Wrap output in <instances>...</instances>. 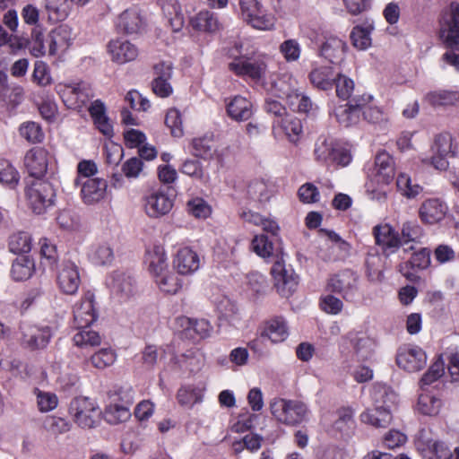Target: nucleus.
I'll list each match as a JSON object with an SVG mask.
<instances>
[{
	"mask_svg": "<svg viewBox=\"0 0 459 459\" xmlns=\"http://www.w3.org/2000/svg\"><path fill=\"white\" fill-rule=\"evenodd\" d=\"M253 250L261 257L271 259L273 266L271 273L274 280V287L281 296L288 298L297 289L299 278L291 268L287 269L284 263V253L281 243L275 247L265 235L255 236L252 240Z\"/></svg>",
	"mask_w": 459,
	"mask_h": 459,
	"instance_id": "1",
	"label": "nucleus"
},
{
	"mask_svg": "<svg viewBox=\"0 0 459 459\" xmlns=\"http://www.w3.org/2000/svg\"><path fill=\"white\" fill-rule=\"evenodd\" d=\"M270 410L277 421L287 426H298L307 419L309 412L305 403L284 398L273 399Z\"/></svg>",
	"mask_w": 459,
	"mask_h": 459,
	"instance_id": "2",
	"label": "nucleus"
},
{
	"mask_svg": "<svg viewBox=\"0 0 459 459\" xmlns=\"http://www.w3.org/2000/svg\"><path fill=\"white\" fill-rule=\"evenodd\" d=\"M228 66L236 75L248 78L255 82L265 79L268 68L267 58L264 56H237L229 63Z\"/></svg>",
	"mask_w": 459,
	"mask_h": 459,
	"instance_id": "3",
	"label": "nucleus"
},
{
	"mask_svg": "<svg viewBox=\"0 0 459 459\" xmlns=\"http://www.w3.org/2000/svg\"><path fill=\"white\" fill-rule=\"evenodd\" d=\"M25 195L33 212L42 214L54 204L56 192L51 183L47 180H33L28 183Z\"/></svg>",
	"mask_w": 459,
	"mask_h": 459,
	"instance_id": "4",
	"label": "nucleus"
},
{
	"mask_svg": "<svg viewBox=\"0 0 459 459\" xmlns=\"http://www.w3.org/2000/svg\"><path fill=\"white\" fill-rule=\"evenodd\" d=\"M315 160L322 164L346 166L351 162V154L336 145L333 139L321 135L317 138L314 149Z\"/></svg>",
	"mask_w": 459,
	"mask_h": 459,
	"instance_id": "5",
	"label": "nucleus"
},
{
	"mask_svg": "<svg viewBox=\"0 0 459 459\" xmlns=\"http://www.w3.org/2000/svg\"><path fill=\"white\" fill-rule=\"evenodd\" d=\"M239 6L243 20L253 28L261 30L273 29L274 16L267 13L257 0H239Z\"/></svg>",
	"mask_w": 459,
	"mask_h": 459,
	"instance_id": "6",
	"label": "nucleus"
},
{
	"mask_svg": "<svg viewBox=\"0 0 459 459\" xmlns=\"http://www.w3.org/2000/svg\"><path fill=\"white\" fill-rule=\"evenodd\" d=\"M439 39L446 48L459 51V5L452 4L439 20Z\"/></svg>",
	"mask_w": 459,
	"mask_h": 459,
	"instance_id": "7",
	"label": "nucleus"
},
{
	"mask_svg": "<svg viewBox=\"0 0 459 459\" xmlns=\"http://www.w3.org/2000/svg\"><path fill=\"white\" fill-rule=\"evenodd\" d=\"M69 412L74 421L83 429L94 428L100 414L95 402L83 396L76 397L71 402Z\"/></svg>",
	"mask_w": 459,
	"mask_h": 459,
	"instance_id": "8",
	"label": "nucleus"
},
{
	"mask_svg": "<svg viewBox=\"0 0 459 459\" xmlns=\"http://www.w3.org/2000/svg\"><path fill=\"white\" fill-rule=\"evenodd\" d=\"M416 447L425 459H453V454L442 441L433 439L427 429L420 430Z\"/></svg>",
	"mask_w": 459,
	"mask_h": 459,
	"instance_id": "9",
	"label": "nucleus"
},
{
	"mask_svg": "<svg viewBox=\"0 0 459 459\" xmlns=\"http://www.w3.org/2000/svg\"><path fill=\"white\" fill-rule=\"evenodd\" d=\"M396 364L409 373L419 372L427 365V354L419 346L403 345L397 351Z\"/></svg>",
	"mask_w": 459,
	"mask_h": 459,
	"instance_id": "10",
	"label": "nucleus"
},
{
	"mask_svg": "<svg viewBox=\"0 0 459 459\" xmlns=\"http://www.w3.org/2000/svg\"><path fill=\"white\" fill-rule=\"evenodd\" d=\"M372 97L370 95L354 96L349 102L335 109V117L338 123L349 127L357 125L359 121L361 110L366 104H368Z\"/></svg>",
	"mask_w": 459,
	"mask_h": 459,
	"instance_id": "11",
	"label": "nucleus"
},
{
	"mask_svg": "<svg viewBox=\"0 0 459 459\" xmlns=\"http://www.w3.org/2000/svg\"><path fill=\"white\" fill-rule=\"evenodd\" d=\"M56 283L60 291L65 295H74L81 284L77 264L71 260H64L59 265Z\"/></svg>",
	"mask_w": 459,
	"mask_h": 459,
	"instance_id": "12",
	"label": "nucleus"
},
{
	"mask_svg": "<svg viewBox=\"0 0 459 459\" xmlns=\"http://www.w3.org/2000/svg\"><path fill=\"white\" fill-rule=\"evenodd\" d=\"M26 172L34 180H43L48 169V152L43 148L30 149L24 156Z\"/></svg>",
	"mask_w": 459,
	"mask_h": 459,
	"instance_id": "13",
	"label": "nucleus"
},
{
	"mask_svg": "<svg viewBox=\"0 0 459 459\" xmlns=\"http://www.w3.org/2000/svg\"><path fill=\"white\" fill-rule=\"evenodd\" d=\"M434 156L432 157L433 166L439 170H446L448 168V157L455 154V146L453 144L452 135L448 133H442L435 137L432 145Z\"/></svg>",
	"mask_w": 459,
	"mask_h": 459,
	"instance_id": "14",
	"label": "nucleus"
},
{
	"mask_svg": "<svg viewBox=\"0 0 459 459\" xmlns=\"http://www.w3.org/2000/svg\"><path fill=\"white\" fill-rule=\"evenodd\" d=\"M376 244L382 248L385 256L395 253L402 244L398 231L389 224H379L373 228Z\"/></svg>",
	"mask_w": 459,
	"mask_h": 459,
	"instance_id": "15",
	"label": "nucleus"
},
{
	"mask_svg": "<svg viewBox=\"0 0 459 459\" xmlns=\"http://www.w3.org/2000/svg\"><path fill=\"white\" fill-rule=\"evenodd\" d=\"M327 290L341 294L346 300H352L358 290V278L352 272H342L330 278Z\"/></svg>",
	"mask_w": 459,
	"mask_h": 459,
	"instance_id": "16",
	"label": "nucleus"
},
{
	"mask_svg": "<svg viewBox=\"0 0 459 459\" xmlns=\"http://www.w3.org/2000/svg\"><path fill=\"white\" fill-rule=\"evenodd\" d=\"M22 343L30 350L45 348L51 338V329L48 326L22 324L21 326Z\"/></svg>",
	"mask_w": 459,
	"mask_h": 459,
	"instance_id": "17",
	"label": "nucleus"
},
{
	"mask_svg": "<svg viewBox=\"0 0 459 459\" xmlns=\"http://www.w3.org/2000/svg\"><path fill=\"white\" fill-rule=\"evenodd\" d=\"M394 162L386 152H380L375 158V163L368 173L378 185H388L394 178Z\"/></svg>",
	"mask_w": 459,
	"mask_h": 459,
	"instance_id": "18",
	"label": "nucleus"
},
{
	"mask_svg": "<svg viewBox=\"0 0 459 459\" xmlns=\"http://www.w3.org/2000/svg\"><path fill=\"white\" fill-rule=\"evenodd\" d=\"M144 201L145 212L152 218L166 215L173 207V199L161 190H153L145 196Z\"/></svg>",
	"mask_w": 459,
	"mask_h": 459,
	"instance_id": "19",
	"label": "nucleus"
},
{
	"mask_svg": "<svg viewBox=\"0 0 459 459\" xmlns=\"http://www.w3.org/2000/svg\"><path fill=\"white\" fill-rule=\"evenodd\" d=\"M93 294L88 292L80 302L74 307V325L76 328H87L97 320V313L93 304Z\"/></svg>",
	"mask_w": 459,
	"mask_h": 459,
	"instance_id": "20",
	"label": "nucleus"
},
{
	"mask_svg": "<svg viewBox=\"0 0 459 459\" xmlns=\"http://www.w3.org/2000/svg\"><path fill=\"white\" fill-rule=\"evenodd\" d=\"M78 186H81V196L86 204H97L107 195L108 182L104 178H87Z\"/></svg>",
	"mask_w": 459,
	"mask_h": 459,
	"instance_id": "21",
	"label": "nucleus"
},
{
	"mask_svg": "<svg viewBox=\"0 0 459 459\" xmlns=\"http://www.w3.org/2000/svg\"><path fill=\"white\" fill-rule=\"evenodd\" d=\"M173 266L179 274H192L200 267L199 255L190 247H181L175 255Z\"/></svg>",
	"mask_w": 459,
	"mask_h": 459,
	"instance_id": "22",
	"label": "nucleus"
},
{
	"mask_svg": "<svg viewBox=\"0 0 459 459\" xmlns=\"http://www.w3.org/2000/svg\"><path fill=\"white\" fill-rule=\"evenodd\" d=\"M447 210V205L443 201L438 198H430L421 204L419 216L422 222L435 224L445 218Z\"/></svg>",
	"mask_w": 459,
	"mask_h": 459,
	"instance_id": "23",
	"label": "nucleus"
},
{
	"mask_svg": "<svg viewBox=\"0 0 459 459\" xmlns=\"http://www.w3.org/2000/svg\"><path fill=\"white\" fill-rule=\"evenodd\" d=\"M116 26L119 31L126 34H137L143 30L145 22L139 10L129 8L119 14Z\"/></svg>",
	"mask_w": 459,
	"mask_h": 459,
	"instance_id": "24",
	"label": "nucleus"
},
{
	"mask_svg": "<svg viewBox=\"0 0 459 459\" xmlns=\"http://www.w3.org/2000/svg\"><path fill=\"white\" fill-rule=\"evenodd\" d=\"M347 48L348 46L344 40L332 36L321 45L319 55L331 64L339 65L344 60Z\"/></svg>",
	"mask_w": 459,
	"mask_h": 459,
	"instance_id": "25",
	"label": "nucleus"
},
{
	"mask_svg": "<svg viewBox=\"0 0 459 459\" xmlns=\"http://www.w3.org/2000/svg\"><path fill=\"white\" fill-rule=\"evenodd\" d=\"M108 51L111 59L118 64H125L134 60L139 54L135 45L128 40L114 39L108 45Z\"/></svg>",
	"mask_w": 459,
	"mask_h": 459,
	"instance_id": "26",
	"label": "nucleus"
},
{
	"mask_svg": "<svg viewBox=\"0 0 459 459\" xmlns=\"http://www.w3.org/2000/svg\"><path fill=\"white\" fill-rule=\"evenodd\" d=\"M228 116L237 122L248 120L254 113L252 102L245 97L237 95L226 104Z\"/></svg>",
	"mask_w": 459,
	"mask_h": 459,
	"instance_id": "27",
	"label": "nucleus"
},
{
	"mask_svg": "<svg viewBox=\"0 0 459 459\" xmlns=\"http://www.w3.org/2000/svg\"><path fill=\"white\" fill-rule=\"evenodd\" d=\"M375 30L374 21L366 18L362 24L356 25L351 31L352 46L359 50H366L372 45L371 33Z\"/></svg>",
	"mask_w": 459,
	"mask_h": 459,
	"instance_id": "28",
	"label": "nucleus"
},
{
	"mask_svg": "<svg viewBox=\"0 0 459 459\" xmlns=\"http://www.w3.org/2000/svg\"><path fill=\"white\" fill-rule=\"evenodd\" d=\"M72 42V29L65 24L60 25L49 34L48 54L54 56L59 51H65Z\"/></svg>",
	"mask_w": 459,
	"mask_h": 459,
	"instance_id": "29",
	"label": "nucleus"
},
{
	"mask_svg": "<svg viewBox=\"0 0 459 459\" xmlns=\"http://www.w3.org/2000/svg\"><path fill=\"white\" fill-rule=\"evenodd\" d=\"M337 74L330 65L315 66L308 74L310 82L314 87L322 90H332Z\"/></svg>",
	"mask_w": 459,
	"mask_h": 459,
	"instance_id": "30",
	"label": "nucleus"
},
{
	"mask_svg": "<svg viewBox=\"0 0 459 459\" xmlns=\"http://www.w3.org/2000/svg\"><path fill=\"white\" fill-rule=\"evenodd\" d=\"M179 321L181 326L184 327L186 333L193 339L207 338L212 332L211 323L204 318L194 319L189 317H181Z\"/></svg>",
	"mask_w": 459,
	"mask_h": 459,
	"instance_id": "31",
	"label": "nucleus"
},
{
	"mask_svg": "<svg viewBox=\"0 0 459 459\" xmlns=\"http://www.w3.org/2000/svg\"><path fill=\"white\" fill-rule=\"evenodd\" d=\"M261 336L268 337L273 343L285 341L289 336V329L285 319L281 316H276L268 320Z\"/></svg>",
	"mask_w": 459,
	"mask_h": 459,
	"instance_id": "32",
	"label": "nucleus"
},
{
	"mask_svg": "<svg viewBox=\"0 0 459 459\" xmlns=\"http://www.w3.org/2000/svg\"><path fill=\"white\" fill-rule=\"evenodd\" d=\"M161 9L172 30L178 32L184 26L185 20L181 5L178 0H162Z\"/></svg>",
	"mask_w": 459,
	"mask_h": 459,
	"instance_id": "33",
	"label": "nucleus"
},
{
	"mask_svg": "<svg viewBox=\"0 0 459 459\" xmlns=\"http://www.w3.org/2000/svg\"><path fill=\"white\" fill-rule=\"evenodd\" d=\"M146 263L155 280L169 272L166 254L163 248L160 247H155L153 250L147 252Z\"/></svg>",
	"mask_w": 459,
	"mask_h": 459,
	"instance_id": "34",
	"label": "nucleus"
},
{
	"mask_svg": "<svg viewBox=\"0 0 459 459\" xmlns=\"http://www.w3.org/2000/svg\"><path fill=\"white\" fill-rule=\"evenodd\" d=\"M361 421L376 428H386L392 421L391 408H377L368 410L361 413Z\"/></svg>",
	"mask_w": 459,
	"mask_h": 459,
	"instance_id": "35",
	"label": "nucleus"
},
{
	"mask_svg": "<svg viewBox=\"0 0 459 459\" xmlns=\"http://www.w3.org/2000/svg\"><path fill=\"white\" fill-rule=\"evenodd\" d=\"M194 29L199 31L214 33L220 30L221 23L216 13L211 11H201L192 20Z\"/></svg>",
	"mask_w": 459,
	"mask_h": 459,
	"instance_id": "36",
	"label": "nucleus"
},
{
	"mask_svg": "<svg viewBox=\"0 0 459 459\" xmlns=\"http://www.w3.org/2000/svg\"><path fill=\"white\" fill-rule=\"evenodd\" d=\"M191 145L193 155L204 160L212 159L216 152L215 141L212 134L193 139Z\"/></svg>",
	"mask_w": 459,
	"mask_h": 459,
	"instance_id": "37",
	"label": "nucleus"
},
{
	"mask_svg": "<svg viewBox=\"0 0 459 459\" xmlns=\"http://www.w3.org/2000/svg\"><path fill=\"white\" fill-rule=\"evenodd\" d=\"M34 269V261L28 255H22L13 262L11 276L16 281H26L31 277Z\"/></svg>",
	"mask_w": 459,
	"mask_h": 459,
	"instance_id": "38",
	"label": "nucleus"
},
{
	"mask_svg": "<svg viewBox=\"0 0 459 459\" xmlns=\"http://www.w3.org/2000/svg\"><path fill=\"white\" fill-rule=\"evenodd\" d=\"M112 290L122 299H126L133 295L134 290V280L129 274L121 272H116L113 274Z\"/></svg>",
	"mask_w": 459,
	"mask_h": 459,
	"instance_id": "39",
	"label": "nucleus"
},
{
	"mask_svg": "<svg viewBox=\"0 0 459 459\" xmlns=\"http://www.w3.org/2000/svg\"><path fill=\"white\" fill-rule=\"evenodd\" d=\"M370 396L374 406L377 408H392L397 398L396 394L384 385H375L371 390Z\"/></svg>",
	"mask_w": 459,
	"mask_h": 459,
	"instance_id": "40",
	"label": "nucleus"
},
{
	"mask_svg": "<svg viewBox=\"0 0 459 459\" xmlns=\"http://www.w3.org/2000/svg\"><path fill=\"white\" fill-rule=\"evenodd\" d=\"M45 7L52 22L64 21L70 13L69 0H46Z\"/></svg>",
	"mask_w": 459,
	"mask_h": 459,
	"instance_id": "41",
	"label": "nucleus"
},
{
	"mask_svg": "<svg viewBox=\"0 0 459 459\" xmlns=\"http://www.w3.org/2000/svg\"><path fill=\"white\" fill-rule=\"evenodd\" d=\"M427 101L434 107L458 105L459 92L455 91L437 90L426 95Z\"/></svg>",
	"mask_w": 459,
	"mask_h": 459,
	"instance_id": "42",
	"label": "nucleus"
},
{
	"mask_svg": "<svg viewBox=\"0 0 459 459\" xmlns=\"http://www.w3.org/2000/svg\"><path fill=\"white\" fill-rule=\"evenodd\" d=\"M204 389L191 385L182 386L177 393V400L181 406L192 408L203 401Z\"/></svg>",
	"mask_w": 459,
	"mask_h": 459,
	"instance_id": "43",
	"label": "nucleus"
},
{
	"mask_svg": "<svg viewBox=\"0 0 459 459\" xmlns=\"http://www.w3.org/2000/svg\"><path fill=\"white\" fill-rule=\"evenodd\" d=\"M247 194L251 199L265 203L273 195L272 186L264 179H255L248 185Z\"/></svg>",
	"mask_w": 459,
	"mask_h": 459,
	"instance_id": "44",
	"label": "nucleus"
},
{
	"mask_svg": "<svg viewBox=\"0 0 459 459\" xmlns=\"http://www.w3.org/2000/svg\"><path fill=\"white\" fill-rule=\"evenodd\" d=\"M20 173L7 160H0V183L14 189L20 182Z\"/></svg>",
	"mask_w": 459,
	"mask_h": 459,
	"instance_id": "45",
	"label": "nucleus"
},
{
	"mask_svg": "<svg viewBox=\"0 0 459 459\" xmlns=\"http://www.w3.org/2000/svg\"><path fill=\"white\" fill-rule=\"evenodd\" d=\"M441 406V400L430 394L423 393L419 395L417 409L424 415L435 416L438 414Z\"/></svg>",
	"mask_w": 459,
	"mask_h": 459,
	"instance_id": "46",
	"label": "nucleus"
},
{
	"mask_svg": "<svg viewBox=\"0 0 459 459\" xmlns=\"http://www.w3.org/2000/svg\"><path fill=\"white\" fill-rule=\"evenodd\" d=\"M8 247L13 254L29 253L31 250V237L24 231L13 233L9 238Z\"/></svg>",
	"mask_w": 459,
	"mask_h": 459,
	"instance_id": "47",
	"label": "nucleus"
},
{
	"mask_svg": "<svg viewBox=\"0 0 459 459\" xmlns=\"http://www.w3.org/2000/svg\"><path fill=\"white\" fill-rule=\"evenodd\" d=\"M117 359V353L110 348L100 349L91 356L89 361L97 369H105L112 366Z\"/></svg>",
	"mask_w": 459,
	"mask_h": 459,
	"instance_id": "48",
	"label": "nucleus"
},
{
	"mask_svg": "<svg viewBox=\"0 0 459 459\" xmlns=\"http://www.w3.org/2000/svg\"><path fill=\"white\" fill-rule=\"evenodd\" d=\"M219 320L225 321L231 325L239 321V310L235 303L230 299H224L218 305Z\"/></svg>",
	"mask_w": 459,
	"mask_h": 459,
	"instance_id": "49",
	"label": "nucleus"
},
{
	"mask_svg": "<svg viewBox=\"0 0 459 459\" xmlns=\"http://www.w3.org/2000/svg\"><path fill=\"white\" fill-rule=\"evenodd\" d=\"M396 186L401 195L409 199L415 198L422 192V186L413 183L411 178L406 174H400L398 176Z\"/></svg>",
	"mask_w": 459,
	"mask_h": 459,
	"instance_id": "50",
	"label": "nucleus"
},
{
	"mask_svg": "<svg viewBox=\"0 0 459 459\" xmlns=\"http://www.w3.org/2000/svg\"><path fill=\"white\" fill-rule=\"evenodd\" d=\"M19 132L21 136L30 143H38L44 139L41 126L33 121L22 123L19 127Z\"/></svg>",
	"mask_w": 459,
	"mask_h": 459,
	"instance_id": "51",
	"label": "nucleus"
},
{
	"mask_svg": "<svg viewBox=\"0 0 459 459\" xmlns=\"http://www.w3.org/2000/svg\"><path fill=\"white\" fill-rule=\"evenodd\" d=\"M423 236V230L416 221H405L401 228L402 244L418 242Z\"/></svg>",
	"mask_w": 459,
	"mask_h": 459,
	"instance_id": "52",
	"label": "nucleus"
},
{
	"mask_svg": "<svg viewBox=\"0 0 459 459\" xmlns=\"http://www.w3.org/2000/svg\"><path fill=\"white\" fill-rule=\"evenodd\" d=\"M34 394L37 397L38 408L41 412H48L57 407L58 398L54 393L35 388Z\"/></svg>",
	"mask_w": 459,
	"mask_h": 459,
	"instance_id": "53",
	"label": "nucleus"
},
{
	"mask_svg": "<svg viewBox=\"0 0 459 459\" xmlns=\"http://www.w3.org/2000/svg\"><path fill=\"white\" fill-rule=\"evenodd\" d=\"M279 51L288 63L296 62L301 55V47L298 40L290 39L284 40L279 46Z\"/></svg>",
	"mask_w": 459,
	"mask_h": 459,
	"instance_id": "54",
	"label": "nucleus"
},
{
	"mask_svg": "<svg viewBox=\"0 0 459 459\" xmlns=\"http://www.w3.org/2000/svg\"><path fill=\"white\" fill-rule=\"evenodd\" d=\"M337 419L333 424V429L340 433H347L354 426L353 413L349 408H342L337 411Z\"/></svg>",
	"mask_w": 459,
	"mask_h": 459,
	"instance_id": "55",
	"label": "nucleus"
},
{
	"mask_svg": "<svg viewBox=\"0 0 459 459\" xmlns=\"http://www.w3.org/2000/svg\"><path fill=\"white\" fill-rule=\"evenodd\" d=\"M445 373V364L438 359L429 368L428 371L420 379V386L423 389L439 379Z\"/></svg>",
	"mask_w": 459,
	"mask_h": 459,
	"instance_id": "56",
	"label": "nucleus"
},
{
	"mask_svg": "<svg viewBox=\"0 0 459 459\" xmlns=\"http://www.w3.org/2000/svg\"><path fill=\"white\" fill-rule=\"evenodd\" d=\"M82 331L74 334L73 340L78 347H94L99 346L101 342V338L99 333L91 330H85L81 328Z\"/></svg>",
	"mask_w": 459,
	"mask_h": 459,
	"instance_id": "57",
	"label": "nucleus"
},
{
	"mask_svg": "<svg viewBox=\"0 0 459 459\" xmlns=\"http://www.w3.org/2000/svg\"><path fill=\"white\" fill-rule=\"evenodd\" d=\"M160 290L169 294H176L182 287L181 281L172 273H166L155 280Z\"/></svg>",
	"mask_w": 459,
	"mask_h": 459,
	"instance_id": "58",
	"label": "nucleus"
},
{
	"mask_svg": "<svg viewBox=\"0 0 459 459\" xmlns=\"http://www.w3.org/2000/svg\"><path fill=\"white\" fill-rule=\"evenodd\" d=\"M165 124L170 129V133L174 137H181L184 134L183 121L181 113L177 108L168 110Z\"/></svg>",
	"mask_w": 459,
	"mask_h": 459,
	"instance_id": "59",
	"label": "nucleus"
},
{
	"mask_svg": "<svg viewBox=\"0 0 459 459\" xmlns=\"http://www.w3.org/2000/svg\"><path fill=\"white\" fill-rule=\"evenodd\" d=\"M90 257L96 264H108L114 258L113 249L108 244H100L92 249Z\"/></svg>",
	"mask_w": 459,
	"mask_h": 459,
	"instance_id": "60",
	"label": "nucleus"
},
{
	"mask_svg": "<svg viewBox=\"0 0 459 459\" xmlns=\"http://www.w3.org/2000/svg\"><path fill=\"white\" fill-rule=\"evenodd\" d=\"M374 346L373 340L368 337H358L353 340L355 353L361 360H366L371 357Z\"/></svg>",
	"mask_w": 459,
	"mask_h": 459,
	"instance_id": "61",
	"label": "nucleus"
},
{
	"mask_svg": "<svg viewBox=\"0 0 459 459\" xmlns=\"http://www.w3.org/2000/svg\"><path fill=\"white\" fill-rule=\"evenodd\" d=\"M180 171L183 174L187 175L192 178L200 181L204 180L205 178V173L203 169V166L201 162L197 160H186L180 168Z\"/></svg>",
	"mask_w": 459,
	"mask_h": 459,
	"instance_id": "62",
	"label": "nucleus"
},
{
	"mask_svg": "<svg viewBox=\"0 0 459 459\" xmlns=\"http://www.w3.org/2000/svg\"><path fill=\"white\" fill-rule=\"evenodd\" d=\"M336 87V94L342 100H349L351 97V92L354 89V82L351 79L337 74L334 81Z\"/></svg>",
	"mask_w": 459,
	"mask_h": 459,
	"instance_id": "63",
	"label": "nucleus"
},
{
	"mask_svg": "<svg viewBox=\"0 0 459 459\" xmlns=\"http://www.w3.org/2000/svg\"><path fill=\"white\" fill-rule=\"evenodd\" d=\"M131 416L129 409L126 405L111 406L105 413V418L110 424H117L128 420Z\"/></svg>",
	"mask_w": 459,
	"mask_h": 459,
	"instance_id": "64",
	"label": "nucleus"
}]
</instances>
